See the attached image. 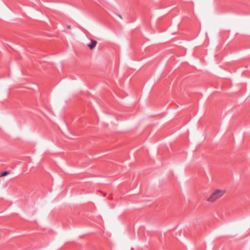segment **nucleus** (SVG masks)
<instances>
[{"label":"nucleus","mask_w":250,"mask_h":250,"mask_svg":"<svg viewBox=\"0 0 250 250\" xmlns=\"http://www.w3.org/2000/svg\"><path fill=\"white\" fill-rule=\"evenodd\" d=\"M226 193V189L216 188L210 193L206 201L209 203H214L223 196Z\"/></svg>","instance_id":"f257e3e1"},{"label":"nucleus","mask_w":250,"mask_h":250,"mask_svg":"<svg viewBox=\"0 0 250 250\" xmlns=\"http://www.w3.org/2000/svg\"><path fill=\"white\" fill-rule=\"evenodd\" d=\"M97 44V42L95 40H91V42L90 44H88V46L89 47L90 49H93L95 48Z\"/></svg>","instance_id":"f03ea898"},{"label":"nucleus","mask_w":250,"mask_h":250,"mask_svg":"<svg viewBox=\"0 0 250 250\" xmlns=\"http://www.w3.org/2000/svg\"><path fill=\"white\" fill-rule=\"evenodd\" d=\"M9 174V172L8 171H4L3 172H2L0 177H4V176H6L7 175H8V174Z\"/></svg>","instance_id":"7ed1b4c3"},{"label":"nucleus","mask_w":250,"mask_h":250,"mask_svg":"<svg viewBox=\"0 0 250 250\" xmlns=\"http://www.w3.org/2000/svg\"><path fill=\"white\" fill-rule=\"evenodd\" d=\"M67 28H68V29H70L71 28V27L70 25H67Z\"/></svg>","instance_id":"20e7f679"},{"label":"nucleus","mask_w":250,"mask_h":250,"mask_svg":"<svg viewBox=\"0 0 250 250\" xmlns=\"http://www.w3.org/2000/svg\"><path fill=\"white\" fill-rule=\"evenodd\" d=\"M120 18L122 19V17L121 16H119Z\"/></svg>","instance_id":"39448f33"}]
</instances>
